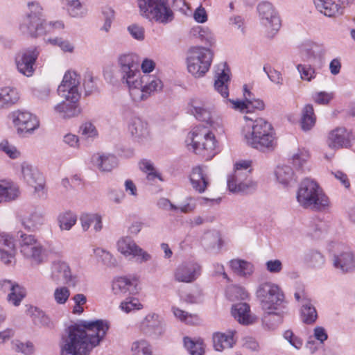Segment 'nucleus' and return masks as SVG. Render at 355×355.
Instances as JSON below:
<instances>
[{
	"mask_svg": "<svg viewBox=\"0 0 355 355\" xmlns=\"http://www.w3.org/2000/svg\"><path fill=\"white\" fill-rule=\"evenodd\" d=\"M118 65L121 81L128 86L134 101H146L154 93L162 89V83L157 77L148 74L141 75L139 63L134 54L120 55L118 58Z\"/></svg>",
	"mask_w": 355,
	"mask_h": 355,
	"instance_id": "f257e3e1",
	"label": "nucleus"
},
{
	"mask_svg": "<svg viewBox=\"0 0 355 355\" xmlns=\"http://www.w3.org/2000/svg\"><path fill=\"white\" fill-rule=\"evenodd\" d=\"M241 135L248 146L262 153L273 151L277 144L272 125L262 118L256 119L251 125H245Z\"/></svg>",
	"mask_w": 355,
	"mask_h": 355,
	"instance_id": "f03ea898",
	"label": "nucleus"
},
{
	"mask_svg": "<svg viewBox=\"0 0 355 355\" xmlns=\"http://www.w3.org/2000/svg\"><path fill=\"white\" fill-rule=\"evenodd\" d=\"M256 296L261 307L267 311L263 318V322L269 328H274L282 322L281 315L275 312L284 302V294L281 288L272 282L260 284L256 291Z\"/></svg>",
	"mask_w": 355,
	"mask_h": 355,
	"instance_id": "7ed1b4c3",
	"label": "nucleus"
},
{
	"mask_svg": "<svg viewBox=\"0 0 355 355\" xmlns=\"http://www.w3.org/2000/svg\"><path fill=\"white\" fill-rule=\"evenodd\" d=\"M297 201L304 209L321 211L330 207V200L320 185L313 180L306 178L300 184Z\"/></svg>",
	"mask_w": 355,
	"mask_h": 355,
	"instance_id": "20e7f679",
	"label": "nucleus"
},
{
	"mask_svg": "<svg viewBox=\"0 0 355 355\" xmlns=\"http://www.w3.org/2000/svg\"><path fill=\"white\" fill-rule=\"evenodd\" d=\"M188 147L205 160H210L218 153V142L214 134L208 127L198 125L188 134Z\"/></svg>",
	"mask_w": 355,
	"mask_h": 355,
	"instance_id": "39448f33",
	"label": "nucleus"
},
{
	"mask_svg": "<svg viewBox=\"0 0 355 355\" xmlns=\"http://www.w3.org/2000/svg\"><path fill=\"white\" fill-rule=\"evenodd\" d=\"M98 340L93 338L90 340L84 328L79 323L71 325L68 329V335L61 349V355H88L98 346Z\"/></svg>",
	"mask_w": 355,
	"mask_h": 355,
	"instance_id": "423d86ee",
	"label": "nucleus"
},
{
	"mask_svg": "<svg viewBox=\"0 0 355 355\" xmlns=\"http://www.w3.org/2000/svg\"><path fill=\"white\" fill-rule=\"evenodd\" d=\"M29 11L22 17L19 24L20 33L26 37L37 38L45 35L47 22L43 14V9L38 2L28 3Z\"/></svg>",
	"mask_w": 355,
	"mask_h": 355,
	"instance_id": "0eeeda50",
	"label": "nucleus"
},
{
	"mask_svg": "<svg viewBox=\"0 0 355 355\" xmlns=\"http://www.w3.org/2000/svg\"><path fill=\"white\" fill-rule=\"evenodd\" d=\"M142 17L160 24H168L173 19V12L166 0H137Z\"/></svg>",
	"mask_w": 355,
	"mask_h": 355,
	"instance_id": "6e6552de",
	"label": "nucleus"
},
{
	"mask_svg": "<svg viewBox=\"0 0 355 355\" xmlns=\"http://www.w3.org/2000/svg\"><path fill=\"white\" fill-rule=\"evenodd\" d=\"M251 162L243 160L234 164V173L227 178V187L232 193L245 192L254 189L256 183L251 179Z\"/></svg>",
	"mask_w": 355,
	"mask_h": 355,
	"instance_id": "1a4fd4ad",
	"label": "nucleus"
},
{
	"mask_svg": "<svg viewBox=\"0 0 355 355\" xmlns=\"http://www.w3.org/2000/svg\"><path fill=\"white\" fill-rule=\"evenodd\" d=\"M19 250L23 257L33 266H38L47 258V251L41 242L32 234L22 232L18 233Z\"/></svg>",
	"mask_w": 355,
	"mask_h": 355,
	"instance_id": "9d476101",
	"label": "nucleus"
},
{
	"mask_svg": "<svg viewBox=\"0 0 355 355\" xmlns=\"http://www.w3.org/2000/svg\"><path fill=\"white\" fill-rule=\"evenodd\" d=\"M213 57V51L208 48L202 46L191 48L187 58L189 72L196 78L203 76L209 71Z\"/></svg>",
	"mask_w": 355,
	"mask_h": 355,
	"instance_id": "9b49d317",
	"label": "nucleus"
},
{
	"mask_svg": "<svg viewBox=\"0 0 355 355\" xmlns=\"http://www.w3.org/2000/svg\"><path fill=\"white\" fill-rule=\"evenodd\" d=\"M261 24L266 28L268 37H272L281 27V20L278 12L268 1H263L257 6Z\"/></svg>",
	"mask_w": 355,
	"mask_h": 355,
	"instance_id": "f8f14e48",
	"label": "nucleus"
},
{
	"mask_svg": "<svg viewBox=\"0 0 355 355\" xmlns=\"http://www.w3.org/2000/svg\"><path fill=\"white\" fill-rule=\"evenodd\" d=\"M40 49L32 46L22 49L15 58L18 71L26 77H31L35 71V63L40 55Z\"/></svg>",
	"mask_w": 355,
	"mask_h": 355,
	"instance_id": "ddd939ff",
	"label": "nucleus"
},
{
	"mask_svg": "<svg viewBox=\"0 0 355 355\" xmlns=\"http://www.w3.org/2000/svg\"><path fill=\"white\" fill-rule=\"evenodd\" d=\"M80 75L76 71H68L65 73L62 81L58 88V92L67 101H78L80 97Z\"/></svg>",
	"mask_w": 355,
	"mask_h": 355,
	"instance_id": "4468645a",
	"label": "nucleus"
},
{
	"mask_svg": "<svg viewBox=\"0 0 355 355\" xmlns=\"http://www.w3.org/2000/svg\"><path fill=\"white\" fill-rule=\"evenodd\" d=\"M21 173L24 180L34 188L35 192L40 197L44 196L45 180L43 175L28 162H23L21 164Z\"/></svg>",
	"mask_w": 355,
	"mask_h": 355,
	"instance_id": "2eb2a0df",
	"label": "nucleus"
},
{
	"mask_svg": "<svg viewBox=\"0 0 355 355\" xmlns=\"http://www.w3.org/2000/svg\"><path fill=\"white\" fill-rule=\"evenodd\" d=\"M117 249L125 257L132 256L139 263L151 259V255L141 248L130 236H123L117 241Z\"/></svg>",
	"mask_w": 355,
	"mask_h": 355,
	"instance_id": "dca6fc26",
	"label": "nucleus"
},
{
	"mask_svg": "<svg viewBox=\"0 0 355 355\" xmlns=\"http://www.w3.org/2000/svg\"><path fill=\"white\" fill-rule=\"evenodd\" d=\"M295 299L301 305V318L304 323L311 324L318 318L317 311L308 293L304 288H299L294 294Z\"/></svg>",
	"mask_w": 355,
	"mask_h": 355,
	"instance_id": "f3484780",
	"label": "nucleus"
},
{
	"mask_svg": "<svg viewBox=\"0 0 355 355\" xmlns=\"http://www.w3.org/2000/svg\"><path fill=\"white\" fill-rule=\"evenodd\" d=\"M79 324L82 328H84V331L90 340H92L93 338L98 340V345L104 339L110 327V322L102 319L90 321L83 320Z\"/></svg>",
	"mask_w": 355,
	"mask_h": 355,
	"instance_id": "a211bd4d",
	"label": "nucleus"
},
{
	"mask_svg": "<svg viewBox=\"0 0 355 355\" xmlns=\"http://www.w3.org/2000/svg\"><path fill=\"white\" fill-rule=\"evenodd\" d=\"M141 331L148 336L158 338L165 332V324L163 319L155 313L148 314L139 325Z\"/></svg>",
	"mask_w": 355,
	"mask_h": 355,
	"instance_id": "6ab92c4d",
	"label": "nucleus"
},
{
	"mask_svg": "<svg viewBox=\"0 0 355 355\" xmlns=\"http://www.w3.org/2000/svg\"><path fill=\"white\" fill-rule=\"evenodd\" d=\"M128 131L135 142L144 143L150 138L148 123L135 114L128 121Z\"/></svg>",
	"mask_w": 355,
	"mask_h": 355,
	"instance_id": "aec40b11",
	"label": "nucleus"
},
{
	"mask_svg": "<svg viewBox=\"0 0 355 355\" xmlns=\"http://www.w3.org/2000/svg\"><path fill=\"white\" fill-rule=\"evenodd\" d=\"M355 139L351 130L344 127H338L329 133L327 144L329 148L336 150L343 148H350Z\"/></svg>",
	"mask_w": 355,
	"mask_h": 355,
	"instance_id": "412c9836",
	"label": "nucleus"
},
{
	"mask_svg": "<svg viewBox=\"0 0 355 355\" xmlns=\"http://www.w3.org/2000/svg\"><path fill=\"white\" fill-rule=\"evenodd\" d=\"M200 266L193 261L182 263L179 265L175 272V280L178 282L191 283L200 275Z\"/></svg>",
	"mask_w": 355,
	"mask_h": 355,
	"instance_id": "4be33fe9",
	"label": "nucleus"
},
{
	"mask_svg": "<svg viewBox=\"0 0 355 355\" xmlns=\"http://www.w3.org/2000/svg\"><path fill=\"white\" fill-rule=\"evenodd\" d=\"M12 120L21 132L31 133L39 127L37 117L28 112L17 110L12 113Z\"/></svg>",
	"mask_w": 355,
	"mask_h": 355,
	"instance_id": "5701e85b",
	"label": "nucleus"
},
{
	"mask_svg": "<svg viewBox=\"0 0 355 355\" xmlns=\"http://www.w3.org/2000/svg\"><path fill=\"white\" fill-rule=\"evenodd\" d=\"M51 279L56 284L63 280L69 286H75L78 282L77 276L72 275L68 264L62 261L53 263Z\"/></svg>",
	"mask_w": 355,
	"mask_h": 355,
	"instance_id": "b1692460",
	"label": "nucleus"
},
{
	"mask_svg": "<svg viewBox=\"0 0 355 355\" xmlns=\"http://www.w3.org/2000/svg\"><path fill=\"white\" fill-rule=\"evenodd\" d=\"M326 53L322 44L308 41L302 46V58L305 62L315 64L320 63Z\"/></svg>",
	"mask_w": 355,
	"mask_h": 355,
	"instance_id": "393cba45",
	"label": "nucleus"
},
{
	"mask_svg": "<svg viewBox=\"0 0 355 355\" xmlns=\"http://www.w3.org/2000/svg\"><path fill=\"white\" fill-rule=\"evenodd\" d=\"M189 111L196 119L212 125V108L207 102L198 98H192L189 103Z\"/></svg>",
	"mask_w": 355,
	"mask_h": 355,
	"instance_id": "a878e982",
	"label": "nucleus"
},
{
	"mask_svg": "<svg viewBox=\"0 0 355 355\" xmlns=\"http://www.w3.org/2000/svg\"><path fill=\"white\" fill-rule=\"evenodd\" d=\"M332 264L341 274L355 272V254L352 251L342 252L333 257Z\"/></svg>",
	"mask_w": 355,
	"mask_h": 355,
	"instance_id": "bb28decb",
	"label": "nucleus"
},
{
	"mask_svg": "<svg viewBox=\"0 0 355 355\" xmlns=\"http://www.w3.org/2000/svg\"><path fill=\"white\" fill-rule=\"evenodd\" d=\"M138 280L135 277H118L112 281V289L114 295L124 296L137 292Z\"/></svg>",
	"mask_w": 355,
	"mask_h": 355,
	"instance_id": "cd10ccee",
	"label": "nucleus"
},
{
	"mask_svg": "<svg viewBox=\"0 0 355 355\" xmlns=\"http://www.w3.org/2000/svg\"><path fill=\"white\" fill-rule=\"evenodd\" d=\"M92 165L101 172H110L118 165L116 157L111 153H97L91 157Z\"/></svg>",
	"mask_w": 355,
	"mask_h": 355,
	"instance_id": "c85d7f7f",
	"label": "nucleus"
},
{
	"mask_svg": "<svg viewBox=\"0 0 355 355\" xmlns=\"http://www.w3.org/2000/svg\"><path fill=\"white\" fill-rule=\"evenodd\" d=\"M229 81L230 69L226 63L219 64L215 73L214 88L224 98L227 97L229 95L227 87Z\"/></svg>",
	"mask_w": 355,
	"mask_h": 355,
	"instance_id": "c756f323",
	"label": "nucleus"
},
{
	"mask_svg": "<svg viewBox=\"0 0 355 355\" xmlns=\"http://www.w3.org/2000/svg\"><path fill=\"white\" fill-rule=\"evenodd\" d=\"M21 225L27 230L34 232L44 223V216L40 210L34 209L19 215Z\"/></svg>",
	"mask_w": 355,
	"mask_h": 355,
	"instance_id": "7c9ffc66",
	"label": "nucleus"
},
{
	"mask_svg": "<svg viewBox=\"0 0 355 355\" xmlns=\"http://www.w3.org/2000/svg\"><path fill=\"white\" fill-rule=\"evenodd\" d=\"M15 248L13 239L8 234H0V259L5 264H10L14 259Z\"/></svg>",
	"mask_w": 355,
	"mask_h": 355,
	"instance_id": "2f4dec72",
	"label": "nucleus"
},
{
	"mask_svg": "<svg viewBox=\"0 0 355 355\" xmlns=\"http://www.w3.org/2000/svg\"><path fill=\"white\" fill-rule=\"evenodd\" d=\"M193 188L199 193H203L209 184V180L205 167L198 166L193 168L190 175Z\"/></svg>",
	"mask_w": 355,
	"mask_h": 355,
	"instance_id": "473e14b6",
	"label": "nucleus"
},
{
	"mask_svg": "<svg viewBox=\"0 0 355 355\" xmlns=\"http://www.w3.org/2000/svg\"><path fill=\"white\" fill-rule=\"evenodd\" d=\"M232 314L239 323L243 324H252L255 320L247 303L240 302L234 304L232 309Z\"/></svg>",
	"mask_w": 355,
	"mask_h": 355,
	"instance_id": "72a5a7b5",
	"label": "nucleus"
},
{
	"mask_svg": "<svg viewBox=\"0 0 355 355\" xmlns=\"http://www.w3.org/2000/svg\"><path fill=\"white\" fill-rule=\"evenodd\" d=\"M77 103L73 101H62L54 106V111L65 119L76 117L81 112Z\"/></svg>",
	"mask_w": 355,
	"mask_h": 355,
	"instance_id": "f704fd0d",
	"label": "nucleus"
},
{
	"mask_svg": "<svg viewBox=\"0 0 355 355\" xmlns=\"http://www.w3.org/2000/svg\"><path fill=\"white\" fill-rule=\"evenodd\" d=\"M316 9L324 15L331 17L342 14V8L331 0H312Z\"/></svg>",
	"mask_w": 355,
	"mask_h": 355,
	"instance_id": "c9c22d12",
	"label": "nucleus"
},
{
	"mask_svg": "<svg viewBox=\"0 0 355 355\" xmlns=\"http://www.w3.org/2000/svg\"><path fill=\"white\" fill-rule=\"evenodd\" d=\"M234 343L233 331H229L227 334L217 332L213 335L214 347L216 351L221 352L231 348Z\"/></svg>",
	"mask_w": 355,
	"mask_h": 355,
	"instance_id": "e433bc0d",
	"label": "nucleus"
},
{
	"mask_svg": "<svg viewBox=\"0 0 355 355\" xmlns=\"http://www.w3.org/2000/svg\"><path fill=\"white\" fill-rule=\"evenodd\" d=\"M19 195L17 185L12 182H0V203L15 200Z\"/></svg>",
	"mask_w": 355,
	"mask_h": 355,
	"instance_id": "4c0bfd02",
	"label": "nucleus"
},
{
	"mask_svg": "<svg viewBox=\"0 0 355 355\" xmlns=\"http://www.w3.org/2000/svg\"><path fill=\"white\" fill-rule=\"evenodd\" d=\"M230 267L238 275L241 277L250 276L254 272V266L242 259H232L230 261Z\"/></svg>",
	"mask_w": 355,
	"mask_h": 355,
	"instance_id": "58836bf2",
	"label": "nucleus"
},
{
	"mask_svg": "<svg viewBox=\"0 0 355 355\" xmlns=\"http://www.w3.org/2000/svg\"><path fill=\"white\" fill-rule=\"evenodd\" d=\"M201 243L207 251L218 250L221 246L220 236L217 232H207L204 234Z\"/></svg>",
	"mask_w": 355,
	"mask_h": 355,
	"instance_id": "ea45409f",
	"label": "nucleus"
},
{
	"mask_svg": "<svg viewBox=\"0 0 355 355\" xmlns=\"http://www.w3.org/2000/svg\"><path fill=\"white\" fill-rule=\"evenodd\" d=\"M130 352L131 355H153V347L148 340L139 338L131 343Z\"/></svg>",
	"mask_w": 355,
	"mask_h": 355,
	"instance_id": "a19ab883",
	"label": "nucleus"
},
{
	"mask_svg": "<svg viewBox=\"0 0 355 355\" xmlns=\"http://www.w3.org/2000/svg\"><path fill=\"white\" fill-rule=\"evenodd\" d=\"M19 98L16 89L10 87H5L0 89V107L10 106Z\"/></svg>",
	"mask_w": 355,
	"mask_h": 355,
	"instance_id": "79ce46f5",
	"label": "nucleus"
},
{
	"mask_svg": "<svg viewBox=\"0 0 355 355\" xmlns=\"http://www.w3.org/2000/svg\"><path fill=\"white\" fill-rule=\"evenodd\" d=\"M68 14L74 18L84 17L87 13V8L79 0H63Z\"/></svg>",
	"mask_w": 355,
	"mask_h": 355,
	"instance_id": "37998d69",
	"label": "nucleus"
},
{
	"mask_svg": "<svg viewBox=\"0 0 355 355\" xmlns=\"http://www.w3.org/2000/svg\"><path fill=\"white\" fill-rule=\"evenodd\" d=\"M310 155L304 148L297 149L291 156L292 164L297 171L303 172L305 170L306 164L309 159Z\"/></svg>",
	"mask_w": 355,
	"mask_h": 355,
	"instance_id": "c03bdc74",
	"label": "nucleus"
},
{
	"mask_svg": "<svg viewBox=\"0 0 355 355\" xmlns=\"http://www.w3.org/2000/svg\"><path fill=\"white\" fill-rule=\"evenodd\" d=\"M28 314L35 325L51 327L52 325L51 319L44 311L37 307L31 306L28 310Z\"/></svg>",
	"mask_w": 355,
	"mask_h": 355,
	"instance_id": "a18cd8bd",
	"label": "nucleus"
},
{
	"mask_svg": "<svg viewBox=\"0 0 355 355\" xmlns=\"http://www.w3.org/2000/svg\"><path fill=\"white\" fill-rule=\"evenodd\" d=\"M315 123V116L311 105H306L302 112L301 127L304 131L310 130Z\"/></svg>",
	"mask_w": 355,
	"mask_h": 355,
	"instance_id": "49530a36",
	"label": "nucleus"
},
{
	"mask_svg": "<svg viewBox=\"0 0 355 355\" xmlns=\"http://www.w3.org/2000/svg\"><path fill=\"white\" fill-rule=\"evenodd\" d=\"M26 295V289L22 286L15 282L7 295V300L15 306H18Z\"/></svg>",
	"mask_w": 355,
	"mask_h": 355,
	"instance_id": "de8ad7c7",
	"label": "nucleus"
},
{
	"mask_svg": "<svg viewBox=\"0 0 355 355\" xmlns=\"http://www.w3.org/2000/svg\"><path fill=\"white\" fill-rule=\"evenodd\" d=\"M275 176L280 184L286 186L294 180L295 173L291 166L282 165L277 167Z\"/></svg>",
	"mask_w": 355,
	"mask_h": 355,
	"instance_id": "09e8293b",
	"label": "nucleus"
},
{
	"mask_svg": "<svg viewBox=\"0 0 355 355\" xmlns=\"http://www.w3.org/2000/svg\"><path fill=\"white\" fill-rule=\"evenodd\" d=\"M304 261L309 267L318 268L324 263L325 259L320 252L311 250L304 254Z\"/></svg>",
	"mask_w": 355,
	"mask_h": 355,
	"instance_id": "8fccbe9b",
	"label": "nucleus"
},
{
	"mask_svg": "<svg viewBox=\"0 0 355 355\" xmlns=\"http://www.w3.org/2000/svg\"><path fill=\"white\" fill-rule=\"evenodd\" d=\"M191 33L193 36L199 38L202 42L212 46L215 43L214 34L207 27L198 26L192 28Z\"/></svg>",
	"mask_w": 355,
	"mask_h": 355,
	"instance_id": "3c124183",
	"label": "nucleus"
},
{
	"mask_svg": "<svg viewBox=\"0 0 355 355\" xmlns=\"http://www.w3.org/2000/svg\"><path fill=\"white\" fill-rule=\"evenodd\" d=\"M94 253L98 259L105 266L112 268L117 265L116 259L110 252L103 248H96L94 249Z\"/></svg>",
	"mask_w": 355,
	"mask_h": 355,
	"instance_id": "603ef678",
	"label": "nucleus"
},
{
	"mask_svg": "<svg viewBox=\"0 0 355 355\" xmlns=\"http://www.w3.org/2000/svg\"><path fill=\"white\" fill-rule=\"evenodd\" d=\"M76 215L71 211L62 213L58 216L59 226L64 230H69L76 224Z\"/></svg>",
	"mask_w": 355,
	"mask_h": 355,
	"instance_id": "864d4df0",
	"label": "nucleus"
},
{
	"mask_svg": "<svg viewBox=\"0 0 355 355\" xmlns=\"http://www.w3.org/2000/svg\"><path fill=\"white\" fill-rule=\"evenodd\" d=\"M79 132L85 139H94L98 137V130L93 123L85 121L81 124L79 128Z\"/></svg>",
	"mask_w": 355,
	"mask_h": 355,
	"instance_id": "5fc2aeb1",
	"label": "nucleus"
},
{
	"mask_svg": "<svg viewBox=\"0 0 355 355\" xmlns=\"http://www.w3.org/2000/svg\"><path fill=\"white\" fill-rule=\"evenodd\" d=\"M184 344L191 355H202L204 353L202 342H195L191 338L185 337L184 338Z\"/></svg>",
	"mask_w": 355,
	"mask_h": 355,
	"instance_id": "6e6d98bb",
	"label": "nucleus"
},
{
	"mask_svg": "<svg viewBox=\"0 0 355 355\" xmlns=\"http://www.w3.org/2000/svg\"><path fill=\"white\" fill-rule=\"evenodd\" d=\"M312 64H299L297 65V69L300 73L301 78L304 80L311 81L315 77V71Z\"/></svg>",
	"mask_w": 355,
	"mask_h": 355,
	"instance_id": "4d7b16f0",
	"label": "nucleus"
},
{
	"mask_svg": "<svg viewBox=\"0 0 355 355\" xmlns=\"http://www.w3.org/2000/svg\"><path fill=\"white\" fill-rule=\"evenodd\" d=\"M244 96L248 101V111L250 112L252 109L262 110L264 109L265 105L263 101L256 99L251 96V93L248 90L246 86L244 87Z\"/></svg>",
	"mask_w": 355,
	"mask_h": 355,
	"instance_id": "13d9d810",
	"label": "nucleus"
},
{
	"mask_svg": "<svg viewBox=\"0 0 355 355\" xmlns=\"http://www.w3.org/2000/svg\"><path fill=\"white\" fill-rule=\"evenodd\" d=\"M12 349L17 352L25 355H31L34 352V345L31 342L22 343L19 340L12 342Z\"/></svg>",
	"mask_w": 355,
	"mask_h": 355,
	"instance_id": "bf43d9fd",
	"label": "nucleus"
},
{
	"mask_svg": "<svg viewBox=\"0 0 355 355\" xmlns=\"http://www.w3.org/2000/svg\"><path fill=\"white\" fill-rule=\"evenodd\" d=\"M324 224L322 221L315 220L311 221L307 233L313 238L318 239L322 235L324 229Z\"/></svg>",
	"mask_w": 355,
	"mask_h": 355,
	"instance_id": "052dcab7",
	"label": "nucleus"
},
{
	"mask_svg": "<svg viewBox=\"0 0 355 355\" xmlns=\"http://www.w3.org/2000/svg\"><path fill=\"white\" fill-rule=\"evenodd\" d=\"M46 42L59 46L65 52H72L73 50V46L69 41L64 40L61 37L49 38L46 40Z\"/></svg>",
	"mask_w": 355,
	"mask_h": 355,
	"instance_id": "680f3d73",
	"label": "nucleus"
},
{
	"mask_svg": "<svg viewBox=\"0 0 355 355\" xmlns=\"http://www.w3.org/2000/svg\"><path fill=\"white\" fill-rule=\"evenodd\" d=\"M53 295L54 299L58 304H64L69 299L70 291L67 287H58L55 288Z\"/></svg>",
	"mask_w": 355,
	"mask_h": 355,
	"instance_id": "e2e57ef3",
	"label": "nucleus"
},
{
	"mask_svg": "<svg viewBox=\"0 0 355 355\" xmlns=\"http://www.w3.org/2000/svg\"><path fill=\"white\" fill-rule=\"evenodd\" d=\"M75 305L73 308V313L80 315L84 311L83 306L87 302V298L82 293L76 294L73 297Z\"/></svg>",
	"mask_w": 355,
	"mask_h": 355,
	"instance_id": "0e129e2a",
	"label": "nucleus"
},
{
	"mask_svg": "<svg viewBox=\"0 0 355 355\" xmlns=\"http://www.w3.org/2000/svg\"><path fill=\"white\" fill-rule=\"evenodd\" d=\"M284 338L297 349H300L303 345V340L295 336L291 330H286L284 333Z\"/></svg>",
	"mask_w": 355,
	"mask_h": 355,
	"instance_id": "69168bd1",
	"label": "nucleus"
},
{
	"mask_svg": "<svg viewBox=\"0 0 355 355\" xmlns=\"http://www.w3.org/2000/svg\"><path fill=\"white\" fill-rule=\"evenodd\" d=\"M130 35L135 40L142 41L144 40L145 31L143 26L138 24H131L128 27Z\"/></svg>",
	"mask_w": 355,
	"mask_h": 355,
	"instance_id": "338daca9",
	"label": "nucleus"
},
{
	"mask_svg": "<svg viewBox=\"0 0 355 355\" xmlns=\"http://www.w3.org/2000/svg\"><path fill=\"white\" fill-rule=\"evenodd\" d=\"M263 71L267 74L268 78L275 84L282 85L283 83V78L279 71L271 69L270 67H264Z\"/></svg>",
	"mask_w": 355,
	"mask_h": 355,
	"instance_id": "774afa93",
	"label": "nucleus"
}]
</instances>
